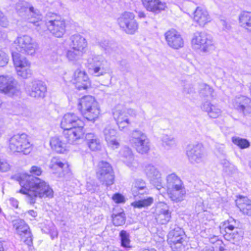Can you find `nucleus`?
<instances>
[{"mask_svg": "<svg viewBox=\"0 0 251 251\" xmlns=\"http://www.w3.org/2000/svg\"><path fill=\"white\" fill-rule=\"evenodd\" d=\"M9 148L13 152L28 154L31 151V145L25 133L14 135L9 140Z\"/></svg>", "mask_w": 251, "mask_h": 251, "instance_id": "5", "label": "nucleus"}, {"mask_svg": "<svg viewBox=\"0 0 251 251\" xmlns=\"http://www.w3.org/2000/svg\"><path fill=\"white\" fill-rule=\"evenodd\" d=\"M126 112H127L126 113L128 117L130 116L131 117H134L137 115V112L134 109L132 108L126 109Z\"/></svg>", "mask_w": 251, "mask_h": 251, "instance_id": "63", "label": "nucleus"}, {"mask_svg": "<svg viewBox=\"0 0 251 251\" xmlns=\"http://www.w3.org/2000/svg\"><path fill=\"white\" fill-rule=\"evenodd\" d=\"M236 206L245 215L251 216V201L247 197L239 196L235 200Z\"/></svg>", "mask_w": 251, "mask_h": 251, "instance_id": "27", "label": "nucleus"}, {"mask_svg": "<svg viewBox=\"0 0 251 251\" xmlns=\"http://www.w3.org/2000/svg\"><path fill=\"white\" fill-rule=\"evenodd\" d=\"M194 20L200 26H203L210 22L211 19L205 9L198 7L194 13Z\"/></svg>", "mask_w": 251, "mask_h": 251, "instance_id": "26", "label": "nucleus"}, {"mask_svg": "<svg viewBox=\"0 0 251 251\" xmlns=\"http://www.w3.org/2000/svg\"><path fill=\"white\" fill-rule=\"evenodd\" d=\"M14 44L17 51L30 55H34L37 49V44L27 35L18 37Z\"/></svg>", "mask_w": 251, "mask_h": 251, "instance_id": "6", "label": "nucleus"}, {"mask_svg": "<svg viewBox=\"0 0 251 251\" xmlns=\"http://www.w3.org/2000/svg\"><path fill=\"white\" fill-rule=\"evenodd\" d=\"M77 81H80V82H86L87 84H88V81H90L85 72L78 69L74 72L73 83Z\"/></svg>", "mask_w": 251, "mask_h": 251, "instance_id": "42", "label": "nucleus"}, {"mask_svg": "<svg viewBox=\"0 0 251 251\" xmlns=\"http://www.w3.org/2000/svg\"><path fill=\"white\" fill-rule=\"evenodd\" d=\"M120 28L128 34H133L138 28V24L135 19V15L130 12L123 13L117 19Z\"/></svg>", "mask_w": 251, "mask_h": 251, "instance_id": "8", "label": "nucleus"}, {"mask_svg": "<svg viewBox=\"0 0 251 251\" xmlns=\"http://www.w3.org/2000/svg\"><path fill=\"white\" fill-rule=\"evenodd\" d=\"M13 227L16 232L21 236L24 242L31 246L32 245V235L28 226L24 220L17 219L12 221Z\"/></svg>", "mask_w": 251, "mask_h": 251, "instance_id": "16", "label": "nucleus"}, {"mask_svg": "<svg viewBox=\"0 0 251 251\" xmlns=\"http://www.w3.org/2000/svg\"><path fill=\"white\" fill-rule=\"evenodd\" d=\"M11 179L19 182L22 188L19 192L26 194L28 202L33 204L37 197L52 198L53 191L44 180L32 175L16 174L11 176Z\"/></svg>", "mask_w": 251, "mask_h": 251, "instance_id": "2", "label": "nucleus"}, {"mask_svg": "<svg viewBox=\"0 0 251 251\" xmlns=\"http://www.w3.org/2000/svg\"><path fill=\"white\" fill-rule=\"evenodd\" d=\"M85 140L90 149L92 151H97L101 147L100 140L98 137L93 133H87Z\"/></svg>", "mask_w": 251, "mask_h": 251, "instance_id": "31", "label": "nucleus"}, {"mask_svg": "<svg viewBox=\"0 0 251 251\" xmlns=\"http://www.w3.org/2000/svg\"><path fill=\"white\" fill-rule=\"evenodd\" d=\"M97 178L106 186L112 185L114 181V174L111 165L108 162L101 161L99 163L96 170Z\"/></svg>", "mask_w": 251, "mask_h": 251, "instance_id": "10", "label": "nucleus"}, {"mask_svg": "<svg viewBox=\"0 0 251 251\" xmlns=\"http://www.w3.org/2000/svg\"><path fill=\"white\" fill-rule=\"evenodd\" d=\"M142 2L148 11L154 14L160 13L167 8L166 3L160 0H142Z\"/></svg>", "mask_w": 251, "mask_h": 251, "instance_id": "22", "label": "nucleus"}, {"mask_svg": "<svg viewBox=\"0 0 251 251\" xmlns=\"http://www.w3.org/2000/svg\"><path fill=\"white\" fill-rule=\"evenodd\" d=\"M60 126L64 129L63 134L71 144H76L83 139L84 123L75 114H65L61 120Z\"/></svg>", "mask_w": 251, "mask_h": 251, "instance_id": "3", "label": "nucleus"}, {"mask_svg": "<svg viewBox=\"0 0 251 251\" xmlns=\"http://www.w3.org/2000/svg\"><path fill=\"white\" fill-rule=\"evenodd\" d=\"M168 194L170 199L174 202L182 201L186 194V190L184 186L168 189Z\"/></svg>", "mask_w": 251, "mask_h": 251, "instance_id": "30", "label": "nucleus"}, {"mask_svg": "<svg viewBox=\"0 0 251 251\" xmlns=\"http://www.w3.org/2000/svg\"><path fill=\"white\" fill-rule=\"evenodd\" d=\"M0 92L8 96H18L20 88L17 81L10 75H0Z\"/></svg>", "mask_w": 251, "mask_h": 251, "instance_id": "13", "label": "nucleus"}, {"mask_svg": "<svg viewBox=\"0 0 251 251\" xmlns=\"http://www.w3.org/2000/svg\"><path fill=\"white\" fill-rule=\"evenodd\" d=\"M116 130L110 126L106 127L103 130L105 139L108 145L113 149L118 148L119 144L115 139Z\"/></svg>", "mask_w": 251, "mask_h": 251, "instance_id": "29", "label": "nucleus"}, {"mask_svg": "<svg viewBox=\"0 0 251 251\" xmlns=\"http://www.w3.org/2000/svg\"><path fill=\"white\" fill-rule=\"evenodd\" d=\"M145 172L151 183L158 190L163 188L161 173L157 168L151 165L146 166Z\"/></svg>", "mask_w": 251, "mask_h": 251, "instance_id": "18", "label": "nucleus"}, {"mask_svg": "<svg viewBox=\"0 0 251 251\" xmlns=\"http://www.w3.org/2000/svg\"><path fill=\"white\" fill-rule=\"evenodd\" d=\"M232 142L241 149H247L250 146V142L248 140L237 136L232 137Z\"/></svg>", "mask_w": 251, "mask_h": 251, "instance_id": "40", "label": "nucleus"}, {"mask_svg": "<svg viewBox=\"0 0 251 251\" xmlns=\"http://www.w3.org/2000/svg\"><path fill=\"white\" fill-rule=\"evenodd\" d=\"M86 66L90 73L95 76L104 75L110 71L106 60L101 55H90L87 60Z\"/></svg>", "mask_w": 251, "mask_h": 251, "instance_id": "4", "label": "nucleus"}, {"mask_svg": "<svg viewBox=\"0 0 251 251\" xmlns=\"http://www.w3.org/2000/svg\"><path fill=\"white\" fill-rule=\"evenodd\" d=\"M240 25L251 32V12L244 11L239 16Z\"/></svg>", "mask_w": 251, "mask_h": 251, "instance_id": "35", "label": "nucleus"}, {"mask_svg": "<svg viewBox=\"0 0 251 251\" xmlns=\"http://www.w3.org/2000/svg\"><path fill=\"white\" fill-rule=\"evenodd\" d=\"M186 153L189 161L192 164L195 165L204 162L205 153L203 146L201 143L188 145Z\"/></svg>", "mask_w": 251, "mask_h": 251, "instance_id": "15", "label": "nucleus"}, {"mask_svg": "<svg viewBox=\"0 0 251 251\" xmlns=\"http://www.w3.org/2000/svg\"><path fill=\"white\" fill-rule=\"evenodd\" d=\"M97 108H99L98 103L91 96H85L78 100V109L81 113Z\"/></svg>", "mask_w": 251, "mask_h": 251, "instance_id": "23", "label": "nucleus"}, {"mask_svg": "<svg viewBox=\"0 0 251 251\" xmlns=\"http://www.w3.org/2000/svg\"><path fill=\"white\" fill-rule=\"evenodd\" d=\"M224 238L233 244L239 245L243 238V232L242 230H237L234 232L230 231L225 233Z\"/></svg>", "mask_w": 251, "mask_h": 251, "instance_id": "32", "label": "nucleus"}, {"mask_svg": "<svg viewBox=\"0 0 251 251\" xmlns=\"http://www.w3.org/2000/svg\"><path fill=\"white\" fill-rule=\"evenodd\" d=\"M99 185L95 181H91L87 183L86 187L88 191L94 193L99 190Z\"/></svg>", "mask_w": 251, "mask_h": 251, "instance_id": "49", "label": "nucleus"}, {"mask_svg": "<svg viewBox=\"0 0 251 251\" xmlns=\"http://www.w3.org/2000/svg\"><path fill=\"white\" fill-rule=\"evenodd\" d=\"M75 84V86L78 90H86L90 86V82L88 81V84H86V82L77 81L73 83Z\"/></svg>", "mask_w": 251, "mask_h": 251, "instance_id": "51", "label": "nucleus"}, {"mask_svg": "<svg viewBox=\"0 0 251 251\" xmlns=\"http://www.w3.org/2000/svg\"><path fill=\"white\" fill-rule=\"evenodd\" d=\"M120 28L128 34H133L138 28V24L135 19V15L130 12L123 13L117 19Z\"/></svg>", "mask_w": 251, "mask_h": 251, "instance_id": "9", "label": "nucleus"}, {"mask_svg": "<svg viewBox=\"0 0 251 251\" xmlns=\"http://www.w3.org/2000/svg\"><path fill=\"white\" fill-rule=\"evenodd\" d=\"M130 143L141 154L147 153L150 149V142L145 133L138 130H134L130 139Z\"/></svg>", "mask_w": 251, "mask_h": 251, "instance_id": "7", "label": "nucleus"}, {"mask_svg": "<svg viewBox=\"0 0 251 251\" xmlns=\"http://www.w3.org/2000/svg\"><path fill=\"white\" fill-rule=\"evenodd\" d=\"M112 199L115 202L118 203L124 202L125 201L124 197L120 193L115 194L112 197Z\"/></svg>", "mask_w": 251, "mask_h": 251, "instance_id": "54", "label": "nucleus"}, {"mask_svg": "<svg viewBox=\"0 0 251 251\" xmlns=\"http://www.w3.org/2000/svg\"><path fill=\"white\" fill-rule=\"evenodd\" d=\"M233 105L235 109L242 112L244 115L251 113V100L245 96H241L234 100Z\"/></svg>", "mask_w": 251, "mask_h": 251, "instance_id": "24", "label": "nucleus"}, {"mask_svg": "<svg viewBox=\"0 0 251 251\" xmlns=\"http://www.w3.org/2000/svg\"><path fill=\"white\" fill-rule=\"evenodd\" d=\"M16 10L20 16L34 25L35 29L40 34L45 31L47 28L53 36L58 38L62 37L65 32L66 26L64 20L60 17L53 18V16L45 22L42 21L43 17L40 10L28 2L18 3L16 5Z\"/></svg>", "mask_w": 251, "mask_h": 251, "instance_id": "1", "label": "nucleus"}, {"mask_svg": "<svg viewBox=\"0 0 251 251\" xmlns=\"http://www.w3.org/2000/svg\"><path fill=\"white\" fill-rule=\"evenodd\" d=\"M192 44L198 46L204 52H209L214 49V45L212 37L204 32H197L193 35Z\"/></svg>", "mask_w": 251, "mask_h": 251, "instance_id": "14", "label": "nucleus"}, {"mask_svg": "<svg viewBox=\"0 0 251 251\" xmlns=\"http://www.w3.org/2000/svg\"><path fill=\"white\" fill-rule=\"evenodd\" d=\"M212 104L208 101H206L204 102H203L201 105V109L207 113L208 111L209 110V108H210Z\"/></svg>", "mask_w": 251, "mask_h": 251, "instance_id": "60", "label": "nucleus"}, {"mask_svg": "<svg viewBox=\"0 0 251 251\" xmlns=\"http://www.w3.org/2000/svg\"><path fill=\"white\" fill-rule=\"evenodd\" d=\"M100 46L102 48L106 53L112 54L114 52H117L118 48L115 43H109L106 41L100 43Z\"/></svg>", "mask_w": 251, "mask_h": 251, "instance_id": "44", "label": "nucleus"}, {"mask_svg": "<svg viewBox=\"0 0 251 251\" xmlns=\"http://www.w3.org/2000/svg\"><path fill=\"white\" fill-rule=\"evenodd\" d=\"M8 58L7 55L3 51L0 50V67H4L7 63Z\"/></svg>", "mask_w": 251, "mask_h": 251, "instance_id": "52", "label": "nucleus"}, {"mask_svg": "<svg viewBox=\"0 0 251 251\" xmlns=\"http://www.w3.org/2000/svg\"><path fill=\"white\" fill-rule=\"evenodd\" d=\"M139 200H136L131 203V205L134 208H142L147 207L151 205L153 202V199L152 197H149L147 198H139Z\"/></svg>", "mask_w": 251, "mask_h": 251, "instance_id": "37", "label": "nucleus"}, {"mask_svg": "<svg viewBox=\"0 0 251 251\" xmlns=\"http://www.w3.org/2000/svg\"><path fill=\"white\" fill-rule=\"evenodd\" d=\"M82 53L83 52L75 50L72 47L68 50L66 56L70 61H75L78 59Z\"/></svg>", "mask_w": 251, "mask_h": 251, "instance_id": "45", "label": "nucleus"}, {"mask_svg": "<svg viewBox=\"0 0 251 251\" xmlns=\"http://www.w3.org/2000/svg\"><path fill=\"white\" fill-rule=\"evenodd\" d=\"M28 96L35 99H43L47 92V87L44 82L39 80L33 81L26 88Z\"/></svg>", "mask_w": 251, "mask_h": 251, "instance_id": "17", "label": "nucleus"}, {"mask_svg": "<svg viewBox=\"0 0 251 251\" xmlns=\"http://www.w3.org/2000/svg\"><path fill=\"white\" fill-rule=\"evenodd\" d=\"M123 162L132 170H135L138 166V162L133 158L131 150L128 147H124L120 151Z\"/></svg>", "mask_w": 251, "mask_h": 251, "instance_id": "25", "label": "nucleus"}, {"mask_svg": "<svg viewBox=\"0 0 251 251\" xmlns=\"http://www.w3.org/2000/svg\"><path fill=\"white\" fill-rule=\"evenodd\" d=\"M200 95L203 97H214L213 90L209 85L206 84H202L200 86Z\"/></svg>", "mask_w": 251, "mask_h": 251, "instance_id": "43", "label": "nucleus"}, {"mask_svg": "<svg viewBox=\"0 0 251 251\" xmlns=\"http://www.w3.org/2000/svg\"><path fill=\"white\" fill-rule=\"evenodd\" d=\"M141 186H144V188H147L144 181L142 179L136 180L135 183V185L132 188H140Z\"/></svg>", "mask_w": 251, "mask_h": 251, "instance_id": "61", "label": "nucleus"}, {"mask_svg": "<svg viewBox=\"0 0 251 251\" xmlns=\"http://www.w3.org/2000/svg\"><path fill=\"white\" fill-rule=\"evenodd\" d=\"M126 112V109L121 105H117L112 110L113 116L120 130L124 129L130 124V121Z\"/></svg>", "mask_w": 251, "mask_h": 251, "instance_id": "19", "label": "nucleus"}, {"mask_svg": "<svg viewBox=\"0 0 251 251\" xmlns=\"http://www.w3.org/2000/svg\"><path fill=\"white\" fill-rule=\"evenodd\" d=\"M166 180L168 189H172L173 188H175L184 186L180 178L174 173L167 176Z\"/></svg>", "mask_w": 251, "mask_h": 251, "instance_id": "34", "label": "nucleus"}, {"mask_svg": "<svg viewBox=\"0 0 251 251\" xmlns=\"http://www.w3.org/2000/svg\"><path fill=\"white\" fill-rule=\"evenodd\" d=\"M229 223L231 224L230 227H232V231L234 229L239 230L242 228L241 223L238 220H235L232 217L229 218Z\"/></svg>", "mask_w": 251, "mask_h": 251, "instance_id": "50", "label": "nucleus"}, {"mask_svg": "<svg viewBox=\"0 0 251 251\" xmlns=\"http://www.w3.org/2000/svg\"><path fill=\"white\" fill-rule=\"evenodd\" d=\"M236 171V169L234 166L231 164L223 170V172L228 176H230L235 173Z\"/></svg>", "mask_w": 251, "mask_h": 251, "instance_id": "53", "label": "nucleus"}, {"mask_svg": "<svg viewBox=\"0 0 251 251\" xmlns=\"http://www.w3.org/2000/svg\"><path fill=\"white\" fill-rule=\"evenodd\" d=\"M140 188H132L131 191L133 196L135 199L137 200L139 198H143V196L144 194L147 193V188H144V186H141Z\"/></svg>", "mask_w": 251, "mask_h": 251, "instance_id": "47", "label": "nucleus"}, {"mask_svg": "<svg viewBox=\"0 0 251 251\" xmlns=\"http://www.w3.org/2000/svg\"><path fill=\"white\" fill-rule=\"evenodd\" d=\"M67 143L71 144L64 134V136L52 137L50 142L52 150L59 153H63L66 151Z\"/></svg>", "mask_w": 251, "mask_h": 251, "instance_id": "21", "label": "nucleus"}, {"mask_svg": "<svg viewBox=\"0 0 251 251\" xmlns=\"http://www.w3.org/2000/svg\"><path fill=\"white\" fill-rule=\"evenodd\" d=\"M171 218L172 212L166 205L159 210L156 219L160 224L165 225L170 222Z\"/></svg>", "mask_w": 251, "mask_h": 251, "instance_id": "33", "label": "nucleus"}, {"mask_svg": "<svg viewBox=\"0 0 251 251\" xmlns=\"http://www.w3.org/2000/svg\"><path fill=\"white\" fill-rule=\"evenodd\" d=\"M162 141L163 146L168 148L174 146L176 144L174 137L166 134L163 135Z\"/></svg>", "mask_w": 251, "mask_h": 251, "instance_id": "46", "label": "nucleus"}, {"mask_svg": "<svg viewBox=\"0 0 251 251\" xmlns=\"http://www.w3.org/2000/svg\"><path fill=\"white\" fill-rule=\"evenodd\" d=\"M9 202L10 204L16 208H18L19 202L18 201L13 198H11L9 199Z\"/></svg>", "mask_w": 251, "mask_h": 251, "instance_id": "64", "label": "nucleus"}, {"mask_svg": "<svg viewBox=\"0 0 251 251\" xmlns=\"http://www.w3.org/2000/svg\"><path fill=\"white\" fill-rule=\"evenodd\" d=\"M65 165V164L64 160L57 157H53L51 160L50 168L52 170L60 172L63 170Z\"/></svg>", "mask_w": 251, "mask_h": 251, "instance_id": "41", "label": "nucleus"}, {"mask_svg": "<svg viewBox=\"0 0 251 251\" xmlns=\"http://www.w3.org/2000/svg\"><path fill=\"white\" fill-rule=\"evenodd\" d=\"M217 151L219 153V155L222 157H226V151L225 150V147L223 145H220L217 147Z\"/></svg>", "mask_w": 251, "mask_h": 251, "instance_id": "55", "label": "nucleus"}, {"mask_svg": "<svg viewBox=\"0 0 251 251\" xmlns=\"http://www.w3.org/2000/svg\"><path fill=\"white\" fill-rule=\"evenodd\" d=\"M165 40L169 47L174 49L182 48L184 45L181 35L175 29H172L165 33Z\"/></svg>", "mask_w": 251, "mask_h": 251, "instance_id": "20", "label": "nucleus"}, {"mask_svg": "<svg viewBox=\"0 0 251 251\" xmlns=\"http://www.w3.org/2000/svg\"><path fill=\"white\" fill-rule=\"evenodd\" d=\"M70 40H71L70 46L73 49L83 52L87 45L86 40L84 37L80 34H76L72 35Z\"/></svg>", "mask_w": 251, "mask_h": 251, "instance_id": "28", "label": "nucleus"}, {"mask_svg": "<svg viewBox=\"0 0 251 251\" xmlns=\"http://www.w3.org/2000/svg\"><path fill=\"white\" fill-rule=\"evenodd\" d=\"M12 57L18 75L24 78L30 77L32 75V71L29 68L30 62L16 51L12 52Z\"/></svg>", "mask_w": 251, "mask_h": 251, "instance_id": "11", "label": "nucleus"}, {"mask_svg": "<svg viewBox=\"0 0 251 251\" xmlns=\"http://www.w3.org/2000/svg\"><path fill=\"white\" fill-rule=\"evenodd\" d=\"M231 224L229 223V218L224 222L223 226L225 228V233L232 231V227H230Z\"/></svg>", "mask_w": 251, "mask_h": 251, "instance_id": "58", "label": "nucleus"}, {"mask_svg": "<svg viewBox=\"0 0 251 251\" xmlns=\"http://www.w3.org/2000/svg\"><path fill=\"white\" fill-rule=\"evenodd\" d=\"M100 113V108H92V110L81 112L83 116L89 121H95L99 117Z\"/></svg>", "mask_w": 251, "mask_h": 251, "instance_id": "39", "label": "nucleus"}, {"mask_svg": "<svg viewBox=\"0 0 251 251\" xmlns=\"http://www.w3.org/2000/svg\"><path fill=\"white\" fill-rule=\"evenodd\" d=\"M30 172L32 174L37 176H40L42 174V170L39 167L33 166L31 167Z\"/></svg>", "mask_w": 251, "mask_h": 251, "instance_id": "57", "label": "nucleus"}, {"mask_svg": "<svg viewBox=\"0 0 251 251\" xmlns=\"http://www.w3.org/2000/svg\"><path fill=\"white\" fill-rule=\"evenodd\" d=\"M112 218L113 223L115 226H121L125 224L126 218L123 211L117 213H113L112 215Z\"/></svg>", "mask_w": 251, "mask_h": 251, "instance_id": "38", "label": "nucleus"}, {"mask_svg": "<svg viewBox=\"0 0 251 251\" xmlns=\"http://www.w3.org/2000/svg\"><path fill=\"white\" fill-rule=\"evenodd\" d=\"M184 92L186 94H191L195 92V89L190 85H186L184 88Z\"/></svg>", "mask_w": 251, "mask_h": 251, "instance_id": "62", "label": "nucleus"}, {"mask_svg": "<svg viewBox=\"0 0 251 251\" xmlns=\"http://www.w3.org/2000/svg\"><path fill=\"white\" fill-rule=\"evenodd\" d=\"M9 169V166L7 162L0 160V171L1 172H6Z\"/></svg>", "mask_w": 251, "mask_h": 251, "instance_id": "59", "label": "nucleus"}, {"mask_svg": "<svg viewBox=\"0 0 251 251\" xmlns=\"http://www.w3.org/2000/svg\"><path fill=\"white\" fill-rule=\"evenodd\" d=\"M8 25V21L3 13L0 11V25L3 27H6Z\"/></svg>", "mask_w": 251, "mask_h": 251, "instance_id": "56", "label": "nucleus"}, {"mask_svg": "<svg viewBox=\"0 0 251 251\" xmlns=\"http://www.w3.org/2000/svg\"><path fill=\"white\" fill-rule=\"evenodd\" d=\"M185 234L183 230L175 226L168 234L167 241L173 251H179L184 246Z\"/></svg>", "mask_w": 251, "mask_h": 251, "instance_id": "12", "label": "nucleus"}, {"mask_svg": "<svg viewBox=\"0 0 251 251\" xmlns=\"http://www.w3.org/2000/svg\"><path fill=\"white\" fill-rule=\"evenodd\" d=\"M121 246L127 250L132 248L130 245L131 240L129 233L126 230H122L119 233Z\"/></svg>", "mask_w": 251, "mask_h": 251, "instance_id": "36", "label": "nucleus"}, {"mask_svg": "<svg viewBox=\"0 0 251 251\" xmlns=\"http://www.w3.org/2000/svg\"><path fill=\"white\" fill-rule=\"evenodd\" d=\"M208 109L207 114L209 117L211 118H216L221 114V109L215 105L212 104Z\"/></svg>", "mask_w": 251, "mask_h": 251, "instance_id": "48", "label": "nucleus"}]
</instances>
